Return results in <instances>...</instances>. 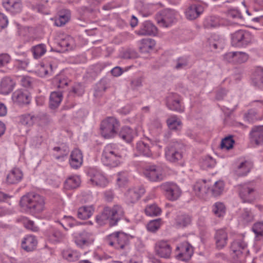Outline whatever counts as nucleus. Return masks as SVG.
<instances>
[{"instance_id": "55", "label": "nucleus", "mask_w": 263, "mask_h": 263, "mask_svg": "<svg viewBox=\"0 0 263 263\" xmlns=\"http://www.w3.org/2000/svg\"><path fill=\"white\" fill-rule=\"evenodd\" d=\"M63 257L70 261H73L78 259V254L76 252L71 250H64L62 252Z\"/></svg>"}, {"instance_id": "44", "label": "nucleus", "mask_w": 263, "mask_h": 263, "mask_svg": "<svg viewBox=\"0 0 263 263\" xmlns=\"http://www.w3.org/2000/svg\"><path fill=\"white\" fill-rule=\"evenodd\" d=\"M212 211L215 216L221 218L224 216L226 208L223 203L217 202L213 205Z\"/></svg>"}, {"instance_id": "28", "label": "nucleus", "mask_w": 263, "mask_h": 263, "mask_svg": "<svg viewBox=\"0 0 263 263\" xmlns=\"http://www.w3.org/2000/svg\"><path fill=\"white\" fill-rule=\"evenodd\" d=\"M23 177L22 171L18 168H14L7 175L6 180L9 184H15L21 181Z\"/></svg>"}, {"instance_id": "45", "label": "nucleus", "mask_w": 263, "mask_h": 263, "mask_svg": "<svg viewBox=\"0 0 263 263\" xmlns=\"http://www.w3.org/2000/svg\"><path fill=\"white\" fill-rule=\"evenodd\" d=\"M60 224L63 227V228L66 230L68 229L66 226H68L70 228H72L74 226L80 224L81 222H78L77 220L72 216H64V217L59 222Z\"/></svg>"}, {"instance_id": "46", "label": "nucleus", "mask_w": 263, "mask_h": 263, "mask_svg": "<svg viewBox=\"0 0 263 263\" xmlns=\"http://www.w3.org/2000/svg\"><path fill=\"white\" fill-rule=\"evenodd\" d=\"M191 222V217L186 214L178 215L176 220V223L178 228H184Z\"/></svg>"}, {"instance_id": "4", "label": "nucleus", "mask_w": 263, "mask_h": 263, "mask_svg": "<svg viewBox=\"0 0 263 263\" xmlns=\"http://www.w3.org/2000/svg\"><path fill=\"white\" fill-rule=\"evenodd\" d=\"M119 121L114 117H108L104 120L100 126L101 135L106 139L115 137L119 127Z\"/></svg>"}, {"instance_id": "21", "label": "nucleus", "mask_w": 263, "mask_h": 263, "mask_svg": "<svg viewBox=\"0 0 263 263\" xmlns=\"http://www.w3.org/2000/svg\"><path fill=\"white\" fill-rule=\"evenodd\" d=\"M136 32L140 35H155L157 33V29L150 21H145L141 24L140 29Z\"/></svg>"}, {"instance_id": "52", "label": "nucleus", "mask_w": 263, "mask_h": 263, "mask_svg": "<svg viewBox=\"0 0 263 263\" xmlns=\"http://www.w3.org/2000/svg\"><path fill=\"white\" fill-rule=\"evenodd\" d=\"M215 164V160L209 156L204 157L201 161V165L204 169L213 167Z\"/></svg>"}, {"instance_id": "31", "label": "nucleus", "mask_w": 263, "mask_h": 263, "mask_svg": "<svg viewBox=\"0 0 263 263\" xmlns=\"http://www.w3.org/2000/svg\"><path fill=\"white\" fill-rule=\"evenodd\" d=\"M166 123L168 128L173 130H179L182 126L181 119L176 115L170 116L166 120Z\"/></svg>"}, {"instance_id": "36", "label": "nucleus", "mask_w": 263, "mask_h": 263, "mask_svg": "<svg viewBox=\"0 0 263 263\" xmlns=\"http://www.w3.org/2000/svg\"><path fill=\"white\" fill-rule=\"evenodd\" d=\"M62 94L60 91H53L50 94L49 105L51 108H57L62 100Z\"/></svg>"}, {"instance_id": "50", "label": "nucleus", "mask_w": 263, "mask_h": 263, "mask_svg": "<svg viewBox=\"0 0 263 263\" xmlns=\"http://www.w3.org/2000/svg\"><path fill=\"white\" fill-rule=\"evenodd\" d=\"M69 80L63 76H57L53 80L54 85L58 88H64L68 86Z\"/></svg>"}, {"instance_id": "20", "label": "nucleus", "mask_w": 263, "mask_h": 263, "mask_svg": "<svg viewBox=\"0 0 263 263\" xmlns=\"http://www.w3.org/2000/svg\"><path fill=\"white\" fill-rule=\"evenodd\" d=\"M83 161V156L82 152L78 148L74 149L70 154L69 160L71 167L77 169L82 165Z\"/></svg>"}, {"instance_id": "14", "label": "nucleus", "mask_w": 263, "mask_h": 263, "mask_svg": "<svg viewBox=\"0 0 263 263\" xmlns=\"http://www.w3.org/2000/svg\"><path fill=\"white\" fill-rule=\"evenodd\" d=\"M154 251L158 257L167 259L171 256L172 248L168 241L161 240L155 243Z\"/></svg>"}, {"instance_id": "18", "label": "nucleus", "mask_w": 263, "mask_h": 263, "mask_svg": "<svg viewBox=\"0 0 263 263\" xmlns=\"http://www.w3.org/2000/svg\"><path fill=\"white\" fill-rule=\"evenodd\" d=\"M12 100L19 105L27 104L30 101V96L26 90L17 89L13 93Z\"/></svg>"}, {"instance_id": "58", "label": "nucleus", "mask_w": 263, "mask_h": 263, "mask_svg": "<svg viewBox=\"0 0 263 263\" xmlns=\"http://www.w3.org/2000/svg\"><path fill=\"white\" fill-rule=\"evenodd\" d=\"M23 224L26 229L33 232H36L39 230V228L35 226L34 222L27 218H23Z\"/></svg>"}, {"instance_id": "33", "label": "nucleus", "mask_w": 263, "mask_h": 263, "mask_svg": "<svg viewBox=\"0 0 263 263\" xmlns=\"http://www.w3.org/2000/svg\"><path fill=\"white\" fill-rule=\"evenodd\" d=\"M71 12L68 9L61 10L59 12V17L55 19L54 24L56 26L61 27L65 25L70 19Z\"/></svg>"}, {"instance_id": "17", "label": "nucleus", "mask_w": 263, "mask_h": 263, "mask_svg": "<svg viewBox=\"0 0 263 263\" xmlns=\"http://www.w3.org/2000/svg\"><path fill=\"white\" fill-rule=\"evenodd\" d=\"M145 192L144 188L142 186L130 187L125 193V200L128 203H135L144 194Z\"/></svg>"}, {"instance_id": "54", "label": "nucleus", "mask_w": 263, "mask_h": 263, "mask_svg": "<svg viewBox=\"0 0 263 263\" xmlns=\"http://www.w3.org/2000/svg\"><path fill=\"white\" fill-rule=\"evenodd\" d=\"M61 46L67 47L68 49H72L75 45V42L73 38L70 36H66L60 42Z\"/></svg>"}, {"instance_id": "38", "label": "nucleus", "mask_w": 263, "mask_h": 263, "mask_svg": "<svg viewBox=\"0 0 263 263\" xmlns=\"http://www.w3.org/2000/svg\"><path fill=\"white\" fill-rule=\"evenodd\" d=\"M28 6L33 11L41 13H46L45 12V7L42 4L43 0H27Z\"/></svg>"}, {"instance_id": "11", "label": "nucleus", "mask_w": 263, "mask_h": 263, "mask_svg": "<svg viewBox=\"0 0 263 263\" xmlns=\"http://www.w3.org/2000/svg\"><path fill=\"white\" fill-rule=\"evenodd\" d=\"M251 41V35L249 32L243 30H238L231 34V41L233 46L245 47Z\"/></svg>"}, {"instance_id": "19", "label": "nucleus", "mask_w": 263, "mask_h": 263, "mask_svg": "<svg viewBox=\"0 0 263 263\" xmlns=\"http://www.w3.org/2000/svg\"><path fill=\"white\" fill-rule=\"evenodd\" d=\"M4 8L13 14L19 13L22 11L21 0H2Z\"/></svg>"}, {"instance_id": "62", "label": "nucleus", "mask_w": 263, "mask_h": 263, "mask_svg": "<svg viewBox=\"0 0 263 263\" xmlns=\"http://www.w3.org/2000/svg\"><path fill=\"white\" fill-rule=\"evenodd\" d=\"M29 60L28 59H25L24 60L15 59L14 61V65L18 68L25 69H26L29 64Z\"/></svg>"}, {"instance_id": "47", "label": "nucleus", "mask_w": 263, "mask_h": 263, "mask_svg": "<svg viewBox=\"0 0 263 263\" xmlns=\"http://www.w3.org/2000/svg\"><path fill=\"white\" fill-rule=\"evenodd\" d=\"M145 213L148 216H157L161 213V209L155 203L147 205Z\"/></svg>"}, {"instance_id": "2", "label": "nucleus", "mask_w": 263, "mask_h": 263, "mask_svg": "<svg viewBox=\"0 0 263 263\" xmlns=\"http://www.w3.org/2000/svg\"><path fill=\"white\" fill-rule=\"evenodd\" d=\"M123 208L118 204L112 207H106L101 214L96 217V221L99 225L108 223L110 226L116 225L120 219L124 216Z\"/></svg>"}, {"instance_id": "61", "label": "nucleus", "mask_w": 263, "mask_h": 263, "mask_svg": "<svg viewBox=\"0 0 263 263\" xmlns=\"http://www.w3.org/2000/svg\"><path fill=\"white\" fill-rule=\"evenodd\" d=\"M188 65V60L186 58H180L176 61L175 68L180 70L186 67Z\"/></svg>"}, {"instance_id": "40", "label": "nucleus", "mask_w": 263, "mask_h": 263, "mask_svg": "<svg viewBox=\"0 0 263 263\" xmlns=\"http://www.w3.org/2000/svg\"><path fill=\"white\" fill-rule=\"evenodd\" d=\"M222 24L219 17L211 16L207 17L204 22V26L206 28H213L219 26Z\"/></svg>"}, {"instance_id": "29", "label": "nucleus", "mask_w": 263, "mask_h": 263, "mask_svg": "<svg viewBox=\"0 0 263 263\" xmlns=\"http://www.w3.org/2000/svg\"><path fill=\"white\" fill-rule=\"evenodd\" d=\"M252 166L251 162L248 161L242 162L235 168V173L239 177L246 176L250 171Z\"/></svg>"}, {"instance_id": "30", "label": "nucleus", "mask_w": 263, "mask_h": 263, "mask_svg": "<svg viewBox=\"0 0 263 263\" xmlns=\"http://www.w3.org/2000/svg\"><path fill=\"white\" fill-rule=\"evenodd\" d=\"M15 83L9 77H5L2 80L1 83V92L4 95H8L12 91Z\"/></svg>"}, {"instance_id": "37", "label": "nucleus", "mask_w": 263, "mask_h": 263, "mask_svg": "<svg viewBox=\"0 0 263 263\" xmlns=\"http://www.w3.org/2000/svg\"><path fill=\"white\" fill-rule=\"evenodd\" d=\"M81 183L79 176L74 175L69 177L65 181L64 187L67 190H72L78 187Z\"/></svg>"}, {"instance_id": "57", "label": "nucleus", "mask_w": 263, "mask_h": 263, "mask_svg": "<svg viewBox=\"0 0 263 263\" xmlns=\"http://www.w3.org/2000/svg\"><path fill=\"white\" fill-rule=\"evenodd\" d=\"M39 72L42 76L45 77L50 75L53 72V67L51 64H47L41 66Z\"/></svg>"}, {"instance_id": "64", "label": "nucleus", "mask_w": 263, "mask_h": 263, "mask_svg": "<svg viewBox=\"0 0 263 263\" xmlns=\"http://www.w3.org/2000/svg\"><path fill=\"white\" fill-rule=\"evenodd\" d=\"M142 85V79L140 77L133 79L130 82V86L132 89H136Z\"/></svg>"}, {"instance_id": "32", "label": "nucleus", "mask_w": 263, "mask_h": 263, "mask_svg": "<svg viewBox=\"0 0 263 263\" xmlns=\"http://www.w3.org/2000/svg\"><path fill=\"white\" fill-rule=\"evenodd\" d=\"M136 151L138 155H141L148 157L152 156V151L149 145L143 141H140L137 143Z\"/></svg>"}, {"instance_id": "39", "label": "nucleus", "mask_w": 263, "mask_h": 263, "mask_svg": "<svg viewBox=\"0 0 263 263\" xmlns=\"http://www.w3.org/2000/svg\"><path fill=\"white\" fill-rule=\"evenodd\" d=\"M120 137L127 143L130 142L134 137V132L132 128L128 126L123 127L120 133Z\"/></svg>"}, {"instance_id": "3", "label": "nucleus", "mask_w": 263, "mask_h": 263, "mask_svg": "<svg viewBox=\"0 0 263 263\" xmlns=\"http://www.w3.org/2000/svg\"><path fill=\"white\" fill-rule=\"evenodd\" d=\"M20 205L31 213H40L45 209V201L40 195L31 193L21 198Z\"/></svg>"}, {"instance_id": "1", "label": "nucleus", "mask_w": 263, "mask_h": 263, "mask_svg": "<svg viewBox=\"0 0 263 263\" xmlns=\"http://www.w3.org/2000/svg\"><path fill=\"white\" fill-rule=\"evenodd\" d=\"M125 155L126 150L121 145L109 143L103 148L101 162L104 165L110 167H117L121 164Z\"/></svg>"}, {"instance_id": "16", "label": "nucleus", "mask_w": 263, "mask_h": 263, "mask_svg": "<svg viewBox=\"0 0 263 263\" xmlns=\"http://www.w3.org/2000/svg\"><path fill=\"white\" fill-rule=\"evenodd\" d=\"M166 105L172 110L182 112L184 107L181 102L179 95L175 93H171L166 97Z\"/></svg>"}, {"instance_id": "26", "label": "nucleus", "mask_w": 263, "mask_h": 263, "mask_svg": "<svg viewBox=\"0 0 263 263\" xmlns=\"http://www.w3.org/2000/svg\"><path fill=\"white\" fill-rule=\"evenodd\" d=\"M251 141L257 145L263 144V126L254 127L250 133Z\"/></svg>"}, {"instance_id": "63", "label": "nucleus", "mask_w": 263, "mask_h": 263, "mask_svg": "<svg viewBox=\"0 0 263 263\" xmlns=\"http://www.w3.org/2000/svg\"><path fill=\"white\" fill-rule=\"evenodd\" d=\"M256 115V111L252 109L250 110L247 114L245 115L244 120L249 123L253 122L257 119Z\"/></svg>"}, {"instance_id": "22", "label": "nucleus", "mask_w": 263, "mask_h": 263, "mask_svg": "<svg viewBox=\"0 0 263 263\" xmlns=\"http://www.w3.org/2000/svg\"><path fill=\"white\" fill-rule=\"evenodd\" d=\"M203 10V7L201 4H193L185 11V16L188 20H193L199 17Z\"/></svg>"}, {"instance_id": "35", "label": "nucleus", "mask_w": 263, "mask_h": 263, "mask_svg": "<svg viewBox=\"0 0 263 263\" xmlns=\"http://www.w3.org/2000/svg\"><path fill=\"white\" fill-rule=\"evenodd\" d=\"M194 190L199 196H203L206 194L210 189L205 180H201L196 182L194 186Z\"/></svg>"}, {"instance_id": "24", "label": "nucleus", "mask_w": 263, "mask_h": 263, "mask_svg": "<svg viewBox=\"0 0 263 263\" xmlns=\"http://www.w3.org/2000/svg\"><path fill=\"white\" fill-rule=\"evenodd\" d=\"M215 240L216 248L222 249L225 247L228 243V233L225 229H222L217 230L215 235Z\"/></svg>"}, {"instance_id": "13", "label": "nucleus", "mask_w": 263, "mask_h": 263, "mask_svg": "<svg viewBox=\"0 0 263 263\" xmlns=\"http://www.w3.org/2000/svg\"><path fill=\"white\" fill-rule=\"evenodd\" d=\"M177 15V12L174 10H164L158 16L157 23L161 27H169L175 22Z\"/></svg>"}, {"instance_id": "15", "label": "nucleus", "mask_w": 263, "mask_h": 263, "mask_svg": "<svg viewBox=\"0 0 263 263\" xmlns=\"http://www.w3.org/2000/svg\"><path fill=\"white\" fill-rule=\"evenodd\" d=\"M176 257L182 261H188L193 254L192 246L187 242H183L177 246L176 250Z\"/></svg>"}, {"instance_id": "41", "label": "nucleus", "mask_w": 263, "mask_h": 263, "mask_svg": "<svg viewBox=\"0 0 263 263\" xmlns=\"http://www.w3.org/2000/svg\"><path fill=\"white\" fill-rule=\"evenodd\" d=\"M37 117L32 114H25L20 116V122L22 124L27 126H32L37 120Z\"/></svg>"}, {"instance_id": "49", "label": "nucleus", "mask_w": 263, "mask_h": 263, "mask_svg": "<svg viewBox=\"0 0 263 263\" xmlns=\"http://www.w3.org/2000/svg\"><path fill=\"white\" fill-rule=\"evenodd\" d=\"M234 140L233 137L229 136L223 138L220 143V148L223 150H229L233 148Z\"/></svg>"}, {"instance_id": "43", "label": "nucleus", "mask_w": 263, "mask_h": 263, "mask_svg": "<svg viewBox=\"0 0 263 263\" xmlns=\"http://www.w3.org/2000/svg\"><path fill=\"white\" fill-rule=\"evenodd\" d=\"M46 46L44 44H40L34 46L31 48V52L34 58L37 59L40 58L46 52Z\"/></svg>"}, {"instance_id": "8", "label": "nucleus", "mask_w": 263, "mask_h": 263, "mask_svg": "<svg viewBox=\"0 0 263 263\" xmlns=\"http://www.w3.org/2000/svg\"><path fill=\"white\" fill-rule=\"evenodd\" d=\"M88 175L90 178L89 182L94 186L104 188L109 183L104 173L97 168H90L88 171Z\"/></svg>"}, {"instance_id": "7", "label": "nucleus", "mask_w": 263, "mask_h": 263, "mask_svg": "<svg viewBox=\"0 0 263 263\" xmlns=\"http://www.w3.org/2000/svg\"><path fill=\"white\" fill-rule=\"evenodd\" d=\"M128 236L123 232H115L110 234L107 240L108 244L116 249L122 250L127 246Z\"/></svg>"}, {"instance_id": "12", "label": "nucleus", "mask_w": 263, "mask_h": 263, "mask_svg": "<svg viewBox=\"0 0 263 263\" xmlns=\"http://www.w3.org/2000/svg\"><path fill=\"white\" fill-rule=\"evenodd\" d=\"M240 197L243 202H250L255 198L256 190L255 185L253 182H247L239 186Z\"/></svg>"}, {"instance_id": "60", "label": "nucleus", "mask_w": 263, "mask_h": 263, "mask_svg": "<svg viewBox=\"0 0 263 263\" xmlns=\"http://www.w3.org/2000/svg\"><path fill=\"white\" fill-rule=\"evenodd\" d=\"M252 231L256 236L263 235V222H257L254 223L252 227Z\"/></svg>"}, {"instance_id": "6", "label": "nucleus", "mask_w": 263, "mask_h": 263, "mask_svg": "<svg viewBox=\"0 0 263 263\" xmlns=\"http://www.w3.org/2000/svg\"><path fill=\"white\" fill-rule=\"evenodd\" d=\"M73 238L76 245L81 249H86L93 243L95 237L92 233L83 231L74 233Z\"/></svg>"}, {"instance_id": "34", "label": "nucleus", "mask_w": 263, "mask_h": 263, "mask_svg": "<svg viewBox=\"0 0 263 263\" xmlns=\"http://www.w3.org/2000/svg\"><path fill=\"white\" fill-rule=\"evenodd\" d=\"M155 45V41L153 39H142L139 41V49L142 52H148L154 48Z\"/></svg>"}, {"instance_id": "5", "label": "nucleus", "mask_w": 263, "mask_h": 263, "mask_svg": "<svg viewBox=\"0 0 263 263\" xmlns=\"http://www.w3.org/2000/svg\"><path fill=\"white\" fill-rule=\"evenodd\" d=\"M183 145L178 141H173L165 148V156L166 160L172 163H176L182 158V148Z\"/></svg>"}, {"instance_id": "10", "label": "nucleus", "mask_w": 263, "mask_h": 263, "mask_svg": "<svg viewBox=\"0 0 263 263\" xmlns=\"http://www.w3.org/2000/svg\"><path fill=\"white\" fill-rule=\"evenodd\" d=\"M143 173L147 179L152 182L160 181L163 179V170L159 165H147L145 167Z\"/></svg>"}, {"instance_id": "9", "label": "nucleus", "mask_w": 263, "mask_h": 263, "mask_svg": "<svg viewBox=\"0 0 263 263\" xmlns=\"http://www.w3.org/2000/svg\"><path fill=\"white\" fill-rule=\"evenodd\" d=\"M166 198L171 201L178 199L181 194L180 187L175 183L166 182L160 186Z\"/></svg>"}, {"instance_id": "25", "label": "nucleus", "mask_w": 263, "mask_h": 263, "mask_svg": "<svg viewBox=\"0 0 263 263\" xmlns=\"http://www.w3.org/2000/svg\"><path fill=\"white\" fill-rule=\"evenodd\" d=\"M37 241L36 237L32 235L24 237L22 241V248L27 252L32 251L37 246Z\"/></svg>"}, {"instance_id": "23", "label": "nucleus", "mask_w": 263, "mask_h": 263, "mask_svg": "<svg viewBox=\"0 0 263 263\" xmlns=\"http://www.w3.org/2000/svg\"><path fill=\"white\" fill-rule=\"evenodd\" d=\"M247 248V243L244 240L243 236H239V238L234 240L231 244V250L237 257H239L242 251H245Z\"/></svg>"}, {"instance_id": "27", "label": "nucleus", "mask_w": 263, "mask_h": 263, "mask_svg": "<svg viewBox=\"0 0 263 263\" xmlns=\"http://www.w3.org/2000/svg\"><path fill=\"white\" fill-rule=\"evenodd\" d=\"M95 212L93 205H84L80 207L77 212V216L79 219L85 220L89 218Z\"/></svg>"}, {"instance_id": "59", "label": "nucleus", "mask_w": 263, "mask_h": 263, "mask_svg": "<svg viewBox=\"0 0 263 263\" xmlns=\"http://www.w3.org/2000/svg\"><path fill=\"white\" fill-rule=\"evenodd\" d=\"M65 237L60 231L58 230L54 231L49 237V239L53 242H59L62 240Z\"/></svg>"}, {"instance_id": "42", "label": "nucleus", "mask_w": 263, "mask_h": 263, "mask_svg": "<svg viewBox=\"0 0 263 263\" xmlns=\"http://www.w3.org/2000/svg\"><path fill=\"white\" fill-rule=\"evenodd\" d=\"M253 83L254 86L260 89H263V69L258 68L253 78Z\"/></svg>"}, {"instance_id": "48", "label": "nucleus", "mask_w": 263, "mask_h": 263, "mask_svg": "<svg viewBox=\"0 0 263 263\" xmlns=\"http://www.w3.org/2000/svg\"><path fill=\"white\" fill-rule=\"evenodd\" d=\"M224 186V182L222 181H217L214 183L210 191L214 196H217L223 192Z\"/></svg>"}, {"instance_id": "51", "label": "nucleus", "mask_w": 263, "mask_h": 263, "mask_svg": "<svg viewBox=\"0 0 263 263\" xmlns=\"http://www.w3.org/2000/svg\"><path fill=\"white\" fill-rule=\"evenodd\" d=\"M234 55V64H241L248 60V55L245 52L235 51Z\"/></svg>"}, {"instance_id": "56", "label": "nucleus", "mask_w": 263, "mask_h": 263, "mask_svg": "<svg viewBox=\"0 0 263 263\" xmlns=\"http://www.w3.org/2000/svg\"><path fill=\"white\" fill-rule=\"evenodd\" d=\"M53 151L57 152L54 154V156L56 159L64 160V158L68 155V151L67 149L62 148L60 147H55L53 148Z\"/></svg>"}, {"instance_id": "53", "label": "nucleus", "mask_w": 263, "mask_h": 263, "mask_svg": "<svg viewBox=\"0 0 263 263\" xmlns=\"http://www.w3.org/2000/svg\"><path fill=\"white\" fill-rule=\"evenodd\" d=\"M161 224V219L158 218L155 220L151 221L147 226L148 231L154 232L157 231Z\"/></svg>"}]
</instances>
